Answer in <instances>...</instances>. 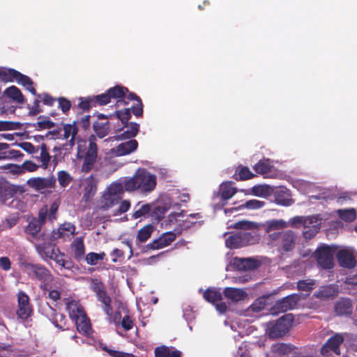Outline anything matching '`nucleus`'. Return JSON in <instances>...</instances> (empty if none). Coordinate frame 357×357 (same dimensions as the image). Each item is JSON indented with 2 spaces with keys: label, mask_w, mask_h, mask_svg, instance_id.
Masks as SVG:
<instances>
[{
  "label": "nucleus",
  "mask_w": 357,
  "mask_h": 357,
  "mask_svg": "<svg viewBox=\"0 0 357 357\" xmlns=\"http://www.w3.org/2000/svg\"><path fill=\"white\" fill-rule=\"evenodd\" d=\"M105 257V252H89L85 257V260L86 263L89 265H96L99 261H102Z\"/></svg>",
  "instance_id": "obj_51"
},
{
  "label": "nucleus",
  "mask_w": 357,
  "mask_h": 357,
  "mask_svg": "<svg viewBox=\"0 0 357 357\" xmlns=\"http://www.w3.org/2000/svg\"><path fill=\"white\" fill-rule=\"evenodd\" d=\"M155 357H181V353L173 347L160 346L155 349Z\"/></svg>",
  "instance_id": "obj_36"
},
{
  "label": "nucleus",
  "mask_w": 357,
  "mask_h": 357,
  "mask_svg": "<svg viewBox=\"0 0 357 357\" xmlns=\"http://www.w3.org/2000/svg\"><path fill=\"white\" fill-rule=\"evenodd\" d=\"M176 236V234L173 231L165 233L158 239L149 244L148 246L153 250L164 248L170 245V243L175 240Z\"/></svg>",
  "instance_id": "obj_23"
},
{
  "label": "nucleus",
  "mask_w": 357,
  "mask_h": 357,
  "mask_svg": "<svg viewBox=\"0 0 357 357\" xmlns=\"http://www.w3.org/2000/svg\"><path fill=\"white\" fill-rule=\"evenodd\" d=\"M335 253L334 245H321L314 253L318 264L324 268H331L333 266V256Z\"/></svg>",
  "instance_id": "obj_11"
},
{
  "label": "nucleus",
  "mask_w": 357,
  "mask_h": 357,
  "mask_svg": "<svg viewBox=\"0 0 357 357\" xmlns=\"http://www.w3.org/2000/svg\"><path fill=\"white\" fill-rule=\"evenodd\" d=\"M74 256L78 260L82 259L84 255V245L82 240L77 238L72 245Z\"/></svg>",
  "instance_id": "obj_47"
},
{
  "label": "nucleus",
  "mask_w": 357,
  "mask_h": 357,
  "mask_svg": "<svg viewBox=\"0 0 357 357\" xmlns=\"http://www.w3.org/2000/svg\"><path fill=\"white\" fill-rule=\"evenodd\" d=\"M66 309L70 317L75 321L77 331L85 335L91 332V324L83 307L75 300L68 299L66 301Z\"/></svg>",
  "instance_id": "obj_5"
},
{
  "label": "nucleus",
  "mask_w": 357,
  "mask_h": 357,
  "mask_svg": "<svg viewBox=\"0 0 357 357\" xmlns=\"http://www.w3.org/2000/svg\"><path fill=\"white\" fill-rule=\"evenodd\" d=\"M245 195H253L256 197L266 198L274 192V188L267 185H256L250 190H242Z\"/></svg>",
  "instance_id": "obj_25"
},
{
  "label": "nucleus",
  "mask_w": 357,
  "mask_h": 357,
  "mask_svg": "<svg viewBox=\"0 0 357 357\" xmlns=\"http://www.w3.org/2000/svg\"><path fill=\"white\" fill-rule=\"evenodd\" d=\"M337 258L341 266L353 268L356 265L354 252L351 248H343L337 252Z\"/></svg>",
  "instance_id": "obj_20"
},
{
  "label": "nucleus",
  "mask_w": 357,
  "mask_h": 357,
  "mask_svg": "<svg viewBox=\"0 0 357 357\" xmlns=\"http://www.w3.org/2000/svg\"><path fill=\"white\" fill-rule=\"evenodd\" d=\"M243 247L257 243L259 237L250 231H241Z\"/></svg>",
  "instance_id": "obj_44"
},
{
  "label": "nucleus",
  "mask_w": 357,
  "mask_h": 357,
  "mask_svg": "<svg viewBox=\"0 0 357 357\" xmlns=\"http://www.w3.org/2000/svg\"><path fill=\"white\" fill-rule=\"evenodd\" d=\"M39 158L41 162V167L44 169H47L50 162V155L49 153L46 151L43 150Z\"/></svg>",
  "instance_id": "obj_59"
},
{
  "label": "nucleus",
  "mask_w": 357,
  "mask_h": 357,
  "mask_svg": "<svg viewBox=\"0 0 357 357\" xmlns=\"http://www.w3.org/2000/svg\"><path fill=\"white\" fill-rule=\"evenodd\" d=\"M295 186L302 192L307 193L312 187V185L307 181H300L295 183Z\"/></svg>",
  "instance_id": "obj_61"
},
{
  "label": "nucleus",
  "mask_w": 357,
  "mask_h": 357,
  "mask_svg": "<svg viewBox=\"0 0 357 357\" xmlns=\"http://www.w3.org/2000/svg\"><path fill=\"white\" fill-rule=\"evenodd\" d=\"M107 316L109 321L115 325L116 333L121 336H123V334L121 332V328L128 331L132 328L134 326L133 319L126 311L123 315L120 311L116 312L113 315L112 309L111 308L110 315Z\"/></svg>",
  "instance_id": "obj_9"
},
{
  "label": "nucleus",
  "mask_w": 357,
  "mask_h": 357,
  "mask_svg": "<svg viewBox=\"0 0 357 357\" xmlns=\"http://www.w3.org/2000/svg\"><path fill=\"white\" fill-rule=\"evenodd\" d=\"M234 227L241 229H257L258 225L254 222L243 220L236 222Z\"/></svg>",
  "instance_id": "obj_56"
},
{
  "label": "nucleus",
  "mask_w": 357,
  "mask_h": 357,
  "mask_svg": "<svg viewBox=\"0 0 357 357\" xmlns=\"http://www.w3.org/2000/svg\"><path fill=\"white\" fill-rule=\"evenodd\" d=\"M78 128L75 122L72 123L63 124L62 128L59 129V133L60 137L69 140V146L72 148L75 145V136L77 134Z\"/></svg>",
  "instance_id": "obj_21"
},
{
  "label": "nucleus",
  "mask_w": 357,
  "mask_h": 357,
  "mask_svg": "<svg viewBox=\"0 0 357 357\" xmlns=\"http://www.w3.org/2000/svg\"><path fill=\"white\" fill-rule=\"evenodd\" d=\"M4 95L17 103L22 104L24 102V98L21 91L15 86L7 88L4 91Z\"/></svg>",
  "instance_id": "obj_37"
},
{
  "label": "nucleus",
  "mask_w": 357,
  "mask_h": 357,
  "mask_svg": "<svg viewBox=\"0 0 357 357\" xmlns=\"http://www.w3.org/2000/svg\"><path fill=\"white\" fill-rule=\"evenodd\" d=\"M55 248L52 245L39 244L37 245V250L39 255L45 259H48L56 251Z\"/></svg>",
  "instance_id": "obj_48"
},
{
  "label": "nucleus",
  "mask_w": 357,
  "mask_h": 357,
  "mask_svg": "<svg viewBox=\"0 0 357 357\" xmlns=\"http://www.w3.org/2000/svg\"><path fill=\"white\" fill-rule=\"evenodd\" d=\"M49 259L54 260L61 268L70 269L73 266L72 262L66 261L64 255L61 254L58 249L56 250L54 255H52Z\"/></svg>",
  "instance_id": "obj_41"
},
{
  "label": "nucleus",
  "mask_w": 357,
  "mask_h": 357,
  "mask_svg": "<svg viewBox=\"0 0 357 357\" xmlns=\"http://www.w3.org/2000/svg\"><path fill=\"white\" fill-rule=\"evenodd\" d=\"M336 213L342 220L346 222H353L357 216L354 208L339 209L336 211Z\"/></svg>",
  "instance_id": "obj_42"
},
{
  "label": "nucleus",
  "mask_w": 357,
  "mask_h": 357,
  "mask_svg": "<svg viewBox=\"0 0 357 357\" xmlns=\"http://www.w3.org/2000/svg\"><path fill=\"white\" fill-rule=\"evenodd\" d=\"M238 190L234 186V183L232 182H224L220 185L219 192L221 198L220 206H223L226 204V202L228 199H231Z\"/></svg>",
  "instance_id": "obj_27"
},
{
  "label": "nucleus",
  "mask_w": 357,
  "mask_h": 357,
  "mask_svg": "<svg viewBox=\"0 0 357 357\" xmlns=\"http://www.w3.org/2000/svg\"><path fill=\"white\" fill-rule=\"evenodd\" d=\"M266 305V299L264 298H260L255 301V302L251 305V309L255 312H259L264 308Z\"/></svg>",
  "instance_id": "obj_62"
},
{
  "label": "nucleus",
  "mask_w": 357,
  "mask_h": 357,
  "mask_svg": "<svg viewBox=\"0 0 357 357\" xmlns=\"http://www.w3.org/2000/svg\"><path fill=\"white\" fill-rule=\"evenodd\" d=\"M59 107L62 110L63 112H66L68 111L71 107V103L69 100L64 98H59L58 99Z\"/></svg>",
  "instance_id": "obj_64"
},
{
  "label": "nucleus",
  "mask_w": 357,
  "mask_h": 357,
  "mask_svg": "<svg viewBox=\"0 0 357 357\" xmlns=\"http://www.w3.org/2000/svg\"><path fill=\"white\" fill-rule=\"evenodd\" d=\"M223 292L225 297L233 302L243 301L248 296L247 292L243 289L227 287Z\"/></svg>",
  "instance_id": "obj_30"
},
{
  "label": "nucleus",
  "mask_w": 357,
  "mask_h": 357,
  "mask_svg": "<svg viewBox=\"0 0 357 357\" xmlns=\"http://www.w3.org/2000/svg\"><path fill=\"white\" fill-rule=\"evenodd\" d=\"M130 99L136 98V100L137 101L136 106L132 107V113L135 116L142 115L143 110H142V103L139 101V100L137 97H135V95H132V94H130Z\"/></svg>",
  "instance_id": "obj_63"
},
{
  "label": "nucleus",
  "mask_w": 357,
  "mask_h": 357,
  "mask_svg": "<svg viewBox=\"0 0 357 357\" xmlns=\"http://www.w3.org/2000/svg\"><path fill=\"white\" fill-rule=\"evenodd\" d=\"M343 337L336 334L331 337L327 342L321 347V354L324 356H330L333 353L340 354V344L343 342Z\"/></svg>",
  "instance_id": "obj_17"
},
{
  "label": "nucleus",
  "mask_w": 357,
  "mask_h": 357,
  "mask_svg": "<svg viewBox=\"0 0 357 357\" xmlns=\"http://www.w3.org/2000/svg\"><path fill=\"white\" fill-rule=\"evenodd\" d=\"M225 246L229 249H238L243 247L241 232L229 234L225 238Z\"/></svg>",
  "instance_id": "obj_39"
},
{
  "label": "nucleus",
  "mask_w": 357,
  "mask_h": 357,
  "mask_svg": "<svg viewBox=\"0 0 357 357\" xmlns=\"http://www.w3.org/2000/svg\"><path fill=\"white\" fill-rule=\"evenodd\" d=\"M128 91L126 88L121 86L112 87L104 93L93 96L95 106L107 105L110 102L112 98L116 100L117 107L125 105L126 103L125 98Z\"/></svg>",
  "instance_id": "obj_6"
},
{
  "label": "nucleus",
  "mask_w": 357,
  "mask_h": 357,
  "mask_svg": "<svg viewBox=\"0 0 357 357\" xmlns=\"http://www.w3.org/2000/svg\"><path fill=\"white\" fill-rule=\"evenodd\" d=\"M93 130L99 138H103L109 133V126L107 122L97 121L93 124Z\"/></svg>",
  "instance_id": "obj_46"
},
{
  "label": "nucleus",
  "mask_w": 357,
  "mask_h": 357,
  "mask_svg": "<svg viewBox=\"0 0 357 357\" xmlns=\"http://www.w3.org/2000/svg\"><path fill=\"white\" fill-rule=\"evenodd\" d=\"M288 226V224L282 220H271L266 221L263 227L266 230V233H271L272 231H280Z\"/></svg>",
  "instance_id": "obj_38"
},
{
  "label": "nucleus",
  "mask_w": 357,
  "mask_h": 357,
  "mask_svg": "<svg viewBox=\"0 0 357 357\" xmlns=\"http://www.w3.org/2000/svg\"><path fill=\"white\" fill-rule=\"evenodd\" d=\"M314 281L310 279L300 280L298 282V288L301 291H311L314 287Z\"/></svg>",
  "instance_id": "obj_57"
},
{
  "label": "nucleus",
  "mask_w": 357,
  "mask_h": 357,
  "mask_svg": "<svg viewBox=\"0 0 357 357\" xmlns=\"http://www.w3.org/2000/svg\"><path fill=\"white\" fill-rule=\"evenodd\" d=\"M96 137L91 135L88 141L79 139L77 142V159L82 161L81 170L88 173L93 169L98 158Z\"/></svg>",
  "instance_id": "obj_3"
},
{
  "label": "nucleus",
  "mask_w": 357,
  "mask_h": 357,
  "mask_svg": "<svg viewBox=\"0 0 357 357\" xmlns=\"http://www.w3.org/2000/svg\"><path fill=\"white\" fill-rule=\"evenodd\" d=\"M57 176L59 185L63 188L68 186L73 180V177L66 171H59Z\"/></svg>",
  "instance_id": "obj_54"
},
{
  "label": "nucleus",
  "mask_w": 357,
  "mask_h": 357,
  "mask_svg": "<svg viewBox=\"0 0 357 357\" xmlns=\"http://www.w3.org/2000/svg\"><path fill=\"white\" fill-rule=\"evenodd\" d=\"M204 298L209 303L215 305V309L220 313L226 312L227 306L224 302H221L222 293L220 289L215 288H208L204 293Z\"/></svg>",
  "instance_id": "obj_14"
},
{
  "label": "nucleus",
  "mask_w": 357,
  "mask_h": 357,
  "mask_svg": "<svg viewBox=\"0 0 357 357\" xmlns=\"http://www.w3.org/2000/svg\"><path fill=\"white\" fill-rule=\"evenodd\" d=\"M158 200L153 202V204H145L140 205L139 203L135 207V212L132 214V218L135 219L145 217L148 213H151V214L153 212V210L154 208V206L157 204ZM152 218V216L151 215Z\"/></svg>",
  "instance_id": "obj_35"
},
{
  "label": "nucleus",
  "mask_w": 357,
  "mask_h": 357,
  "mask_svg": "<svg viewBox=\"0 0 357 357\" xmlns=\"http://www.w3.org/2000/svg\"><path fill=\"white\" fill-rule=\"evenodd\" d=\"M18 317L22 319H27L31 313V308L29 303L28 296L23 292H20L18 294Z\"/></svg>",
  "instance_id": "obj_24"
},
{
  "label": "nucleus",
  "mask_w": 357,
  "mask_h": 357,
  "mask_svg": "<svg viewBox=\"0 0 357 357\" xmlns=\"http://www.w3.org/2000/svg\"><path fill=\"white\" fill-rule=\"evenodd\" d=\"M38 167L39 166L38 165L31 161H25L22 165V167L17 166L16 165H8L5 166V168H10L11 171L18 173H22L24 170L33 172L36 171Z\"/></svg>",
  "instance_id": "obj_40"
},
{
  "label": "nucleus",
  "mask_w": 357,
  "mask_h": 357,
  "mask_svg": "<svg viewBox=\"0 0 357 357\" xmlns=\"http://www.w3.org/2000/svg\"><path fill=\"white\" fill-rule=\"evenodd\" d=\"M301 298H304L303 294H294L286 296L278 303L282 311H287L295 308Z\"/></svg>",
  "instance_id": "obj_28"
},
{
  "label": "nucleus",
  "mask_w": 357,
  "mask_h": 357,
  "mask_svg": "<svg viewBox=\"0 0 357 357\" xmlns=\"http://www.w3.org/2000/svg\"><path fill=\"white\" fill-rule=\"evenodd\" d=\"M294 317L291 314H287L275 322H270L266 324V333L270 337L275 339L285 335L292 326Z\"/></svg>",
  "instance_id": "obj_8"
},
{
  "label": "nucleus",
  "mask_w": 357,
  "mask_h": 357,
  "mask_svg": "<svg viewBox=\"0 0 357 357\" xmlns=\"http://www.w3.org/2000/svg\"><path fill=\"white\" fill-rule=\"evenodd\" d=\"M78 106L84 110H88L92 107H96L93 96L79 98Z\"/></svg>",
  "instance_id": "obj_55"
},
{
  "label": "nucleus",
  "mask_w": 357,
  "mask_h": 357,
  "mask_svg": "<svg viewBox=\"0 0 357 357\" xmlns=\"http://www.w3.org/2000/svg\"><path fill=\"white\" fill-rule=\"evenodd\" d=\"M0 79L9 82H15L23 86L33 96L37 95L31 79L28 76L13 68H0Z\"/></svg>",
  "instance_id": "obj_7"
},
{
  "label": "nucleus",
  "mask_w": 357,
  "mask_h": 357,
  "mask_svg": "<svg viewBox=\"0 0 357 357\" xmlns=\"http://www.w3.org/2000/svg\"><path fill=\"white\" fill-rule=\"evenodd\" d=\"M126 190L125 177L121 178L113 183H112L105 190V191L114 195L119 199L122 198V196Z\"/></svg>",
  "instance_id": "obj_32"
},
{
  "label": "nucleus",
  "mask_w": 357,
  "mask_h": 357,
  "mask_svg": "<svg viewBox=\"0 0 357 357\" xmlns=\"http://www.w3.org/2000/svg\"><path fill=\"white\" fill-rule=\"evenodd\" d=\"M188 196L185 194L178 195L176 192L162 195L158 199L151 213L152 218L160 222L165 214L172 208H179V202H186Z\"/></svg>",
  "instance_id": "obj_4"
},
{
  "label": "nucleus",
  "mask_w": 357,
  "mask_h": 357,
  "mask_svg": "<svg viewBox=\"0 0 357 357\" xmlns=\"http://www.w3.org/2000/svg\"><path fill=\"white\" fill-rule=\"evenodd\" d=\"M137 142L135 139H131L121 143L116 147L111 149L109 152L113 156H123L134 152L137 149Z\"/></svg>",
  "instance_id": "obj_18"
},
{
  "label": "nucleus",
  "mask_w": 357,
  "mask_h": 357,
  "mask_svg": "<svg viewBox=\"0 0 357 357\" xmlns=\"http://www.w3.org/2000/svg\"><path fill=\"white\" fill-rule=\"evenodd\" d=\"M255 171L266 178H282L283 174L274 167L273 161L269 159L260 160L254 166Z\"/></svg>",
  "instance_id": "obj_10"
},
{
  "label": "nucleus",
  "mask_w": 357,
  "mask_h": 357,
  "mask_svg": "<svg viewBox=\"0 0 357 357\" xmlns=\"http://www.w3.org/2000/svg\"><path fill=\"white\" fill-rule=\"evenodd\" d=\"M26 183L30 188L36 190V191H41L47 188H52L55 183V178L54 177L31 178L26 181Z\"/></svg>",
  "instance_id": "obj_19"
},
{
  "label": "nucleus",
  "mask_w": 357,
  "mask_h": 357,
  "mask_svg": "<svg viewBox=\"0 0 357 357\" xmlns=\"http://www.w3.org/2000/svg\"><path fill=\"white\" fill-rule=\"evenodd\" d=\"M154 227L152 225L148 224L145 225L138 231L137 236V240L141 243L146 241L151 236Z\"/></svg>",
  "instance_id": "obj_43"
},
{
  "label": "nucleus",
  "mask_w": 357,
  "mask_h": 357,
  "mask_svg": "<svg viewBox=\"0 0 357 357\" xmlns=\"http://www.w3.org/2000/svg\"><path fill=\"white\" fill-rule=\"evenodd\" d=\"M93 290L96 293L98 300L104 305L103 310L107 315H110L111 312V299L107 296L105 292L102 290V284L98 281H93L92 286Z\"/></svg>",
  "instance_id": "obj_22"
},
{
  "label": "nucleus",
  "mask_w": 357,
  "mask_h": 357,
  "mask_svg": "<svg viewBox=\"0 0 357 357\" xmlns=\"http://www.w3.org/2000/svg\"><path fill=\"white\" fill-rule=\"evenodd\" d=\"M282 248L285 251L291 250L294 245V235L291 231H287L283 234Z\"/></svg>",
  "instance_id": "obj_49"
},
{
  "label": "nucleus",
  "mask_w": 357,
  "mask_h": 357,
  "mask_svg": "<svg viewBox=\"0 0 357 357\" xmlns=\"http://www.w3.org/2000/svg\"><path fill=\"white\" fill-rule=\"evenodd\" d=\"M75 231V228L73 225L70 222L64 223L59 227L56 232H54L53 238H68L74 234Z\"/></svg>",
  "instance_id": "obj_34"
},
{
  "label": "nucleus",
  "mask_w": 357,
  "mask_h": 357,
  "mask_svg": "<svg viewBox=\"0 0 357 357\" xmlns=\"http://www.w3.org/2000/svg\"><path fill=\"white\" fill-rule=\"evenodd\" d=\"M173 210L169 213V214L167 217H164L160 220H162L163 218V221L161 225L165 228L176 227H181L183 226V221L184 218V212L180 208H172Z\"/></svg>",
  "instance_id": "obj_15"
},
{
  "label": "nucleus",
  "mask_w": 357,
  "mask_h": 357,
  "mask_svg": "<svg viewBox=\"0 0 357 357\" xmlns=\"http://www.w3.org/2000/svg\"><path fill=\"white\" fill-rule=\"evenodd\" d=\"M250 347V344L248 342H243L238 347L236 351V357H245L248 355V349Z\"/></svg>",
  "instance_id": "obj_60"
},
{
  "label": "nucleus",
  "mask_w": 357,
  "mask_h": 357,
  "mask_svg": "<svg viewBox=\"0 0 357 357\" xmlns=\"http://www.w3.org/2000/svg\"><path fill=\"white\" fill-rule=\"evenodd\" d=\"M292 351L290 344L277 343L272 345L271 351L266 354V357H284Z\"/></svg>",
  "instance_id": "obj_29"
},
{
  "label": "nucleus",
  "mask_w": 357,
  "mask_h": 357,
  "mask_svg": "<svg viewBox=\"0 0 357 357\" xmlns=\"http://www.w3.org/2000/svg\"><path fill=\"white\" fill-rule=\"evenodd\" d=\"M126 190L137 191L139 194L147 195L155 190L157 177L145 168H139L132 176L125 177Z\"/></svg>",
  "instance_id": "obj_1"
},
{
  "label": "nucleus",
  "mask_w": 357,
  "mask_h": 357,
  "mask_svg": "<svg viewBox=\"0 0 357 357\" xmlns=\"http://www.w3.org/2000/svg\"><path fill=\"white\" fill-rule=\"evenodd\" d=\"M337 294V290L335 287L330 285L322 287L319 291L315 294L316 297L325 299L333 297Z\"/></svg>",
  "instance_id": "obj_45"
},
{
  "label": "nucleus",
  "mask_w": 357,
  "mask_h": 357,
  "mask_svg": "<svg viewBox=\"0 0 357 357\" xmlns=\"http://www.w3.org/2000/svg\"><path fill=\"white\" fill-rule=\"evenodd\" d=\"M131 116L130 109L117 110L114 114L109 115L110 119H116L121 121L123 126L121 128H116V132H121L114 137H109L103 141L104 146H110V142L130 139L137 135L139 132V125L136 123H128Z\"/></svg>",
  "instance_id": "obj_2"
},
{
  "label": "nucleus",
  "mask_w": 357,
  "mask_h": 357,
  "mask_svg": "<svg viewBox=\"0 0 357 357\" xmlns=\"http://www.w3.org/2000/svg\"><path fill=\"white\" fill-rule=\"evenodd\" d=\"M264 202L257 199H250L238 206V208H247L249 210H257L261 208L264 206Z\"/></svg>",
  "instance_id": "obj_52"
},
{
  "label": "nucleus",
  "mask_w": 357,
  "mask_h": 357,
  "mask_svg": "<svg viewBox=\"0 0 357 357\" xmlns=\"http://www.w3.org/2000/svg\"><path fill=\"white\" fill-rule=\"evenodd\" d=\"M236 173L238 178L241 181L252 178L255 176L247 167H239Z\"/></svg>",
  "instance_id": "obj_53"
},
{
  "label": "nucleus",
  "mask_w": 357,
  "mask_h": 357,
  "mask_svg": "<svg viewBox=\"0 0 357 357\" xmlns=\"http://www.w3.org/2000/svg\"><path fill=\"white\" fill-rule=\"evenodd\" d=\"M102 349L106 351L111 357H135L132 354L112 350L107 348L106 347H102Z\"/></svg>",
  "instance_id": "obj_58"
},
{
  "label": "nucleus",
  "mask_w": 357,
  "mask_h": 357,
  "mask_svg": "<svg viewBox=\"0 0 357 357\" xmlns=\"http://www.w3.org/2000/svg\"><path fill=\"white\" fill-rule=\"evenodd\" d=\"M275 201L278 204L288 206L292 204L293 200L291 198L289 190L286 188H280L274 190Z\"/></svg>",
  "instance_id": "obj_31"
},
{
  "label": "nucleus",
  "mask_w": 357,
  "mask_h": 357,
  "mask_svg": "<svg viewBox=\"0 0 357 357\" xmlns=\"http://www.w3.org/2000/svg\"><path fill=\"white\" fill-rule=\"evenodd\" d=\"M84 188L83 199L88 202L92 199L97 191V181L95 178L90 176L82 181Z\"/></svg>",
  "instance_id": "obj_26"
},
{
  "label": "nucleus",
  "mask_w": 357,
  "mask_h": 357,
  "mask_svg": "<svg viewBox=\"0 0 357 357\" xmlns=\"http://www.w3.org/2000/svg\"><path fill=\"white\" fill-rule=\"evenodd\" d=\"M121 199L107 191H104L99 202V207L102 209H108L117 204Z\"/></svg>",
  "instance_id": "obj_33"
},
{
  "label": "nucleus",
  "mask_w": 357,
  "mask_h": 357,
  "mask_svg": "<svg viewBox=\"0 0 357 357\" xmlns=\"http://www.w3.org/2000/svg\"><path fill=\"white\" fill-rule=\"evenodd\" d=\"M260 263L258 260L248 257V258H232L227 266V271L229 270H238V271H248L257 268Z\"/></svg>",
  "instance_id": "obj_13"
},
{
  "label": "nucleus",
  "mask_w": 357,
  "mask_h": 357,
  "mask_svg": "<svg viewBox=\"0 0 357 357\" xmlns=\"http://www.w3.org/2000/svg\"><path fill=\"white\" fill-rule=\"evenodd\" d=\"M20 266V268L31 278H36L45 282H49L52 280V277L48 270L41 266L27 262H21Z\"/></svg>",
  "instance_id": "obj_12"
},
{
  "label": "nucleus",
  "mask_w": 357,
  "mask_h": 357,
  "mask_svg": "<svg viewBox=\"0 0 357 357\" xmlns=\"http://www.w3.org/2000/svg\"><path fill=\"white\" fill-rule=\"evenodd\" d=\"M321 220L318 216H310L303 220V236L306 239L314 237L319 231Z\"/></svg>",
  "instance_id": "obj_16"
},
{
  "label": "nucleus",
  "mask_w": 357,
  "mask_h": 357,
  "mask_svg": "<svg viewBox=\"0 0 357 357\" xmlns=\"http://www.w3.org/2000/svg\"><path fill=\"white\" fill-rule=\"evenodd\" d=\"M351 310V304L349 300H342L337 303L335 312L338 314H348Z\"/></svg>",
  "instance_id": "obj_50"
}]
</instances>
